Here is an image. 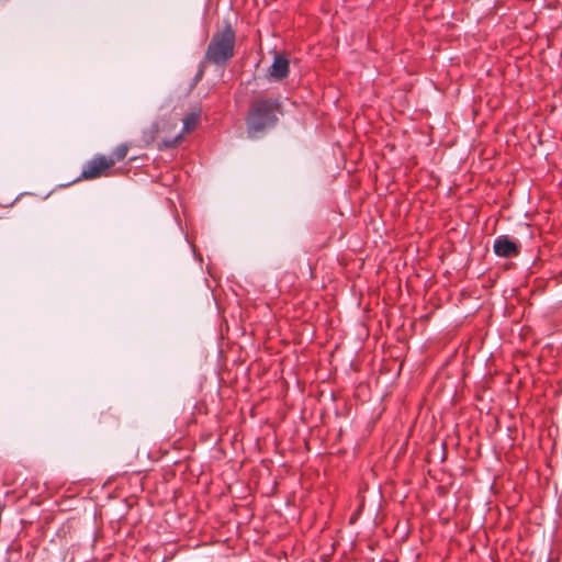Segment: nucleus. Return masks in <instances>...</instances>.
<instances>
[{"mask_svg": "<svg viewBox=\"0 0 562 562\" xmlns=\"http://www.w3.org/2000/svg\"><path fill=\"white\" fill-rule=\"evenodd\" d=\"M114 165V159L104 156L94 157L87 162L82 169L81 177L85 179H95L104 175V172Z\"/></svg>", "mask_w": 562, "mask_h": 562, "instance_id": "nucleus-3", "label": "nucleus"}, {"mask_svg": "<svg viewBox=\"0 0 562 562\" xmlns=\"http://www.w3.org/2000/svg\"><path fill=\"white\" fill-rule=\"evenodd\" d=\"M494 251L501 257H514L518 254V246L506 236H499L494 241Z\"/></svg>", "mask_w": 562, "mask_h": 562, "instance_id": "nucleus-5", "label": "nucleus"}, {"mask_svg": "<svg viewBox=\"0 0 562 562\" xmlns=\"http://www.w3.org/2000/svg\"><path fill=\"white\" fill-rule=\"evenodd\" d=\"M127 150L128 148L126 145H120L114 149L113 157L111 158L114 159V162L123 160L127 155Z\"/></svg>", "mask_w": 562, "mask_h": 562, "instance_id": "nucleus-7", "label": "nucleus"}, {"mask_svg": "<svg viewBox=\"0 0 562 562\" xmlns=\"http://www.w3.org/2000/svg\"><path fill=\"white\" fill-rule=\"evenodd\" d=\"M199 117H200V115L198 113L189 114L183 120L182 133H180L179 135H177L175 138H172L170 140H165L164 142L165 146H167V147L177 146L182 140L183 133H189L196 127V125L199 123Z\"/></svg>", "mask_w": 562, "mask_h": 562, "instance_id": "nucleus-6", "label": "nucleus"}, {"mask_svg": "<svg viewBox=\"0 0 562 562\" xmlns=\"http://www.w3.org/2000/svg\"><path fill=\"white\" fill-rule=\"evenodd\" d=\"M278 104L271 100H260L252 104L248 117V133L255 136L267 127H271L277 121Z\"/></svg>", "mask_w": 562, "mask_h": 562, "instance_id": "nucleus-1", "label": "nucleus"}, {"mask_svg": "<svg viewBox=\"0 0 562 562\" xmlns=\"http://www.w3.org/2000/svg\"><path fill=\"white\" fill-rule=\"evenodd\" d=\"M290 70L289 60L280 54H276L273 63L268 70V79L270 81H281Z\"/></svg>", "mask_w": 562, "mask_h": 562, "instance_id": "nucleus-4", "label": "nucleus"}, {"mask_svg": "<svg viewBox=\"0 0 562 562\" xmlns=\"http://www.w3.org/2000/svg\"><path fill=\"white\" fill-rule=\"evenodd\" d=\"M234 31L227 26L212 38L206 52L207 59L216 65L225 64L234 54Z\"/></svg>", "mask_w": 562, "mask_h": 562, "instance_id": "nucleus-2", "label": "nucleus"}]
</instances>
